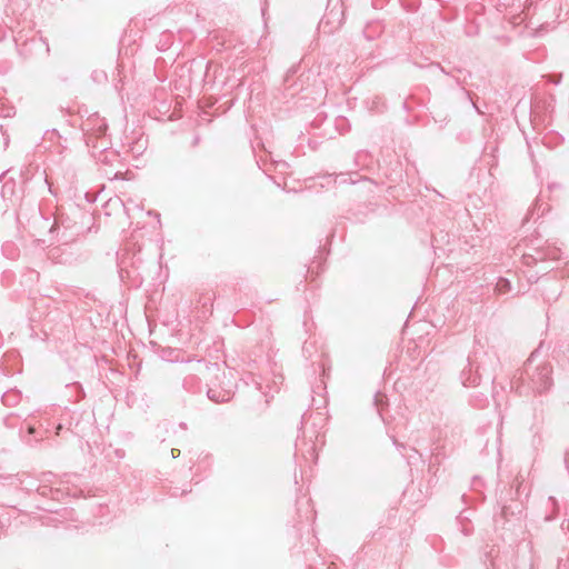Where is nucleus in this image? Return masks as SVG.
<instances>
[{
	"label": "nucleus",
	"mask_w": 569,
	"mask_h": 569,
	"mask_svg": "<svg viewBox=\"0 0 569 569\" xmlns=\"http://www.w3.org/2000/svg\"><path fill=\"white\" fill-rule=\"evenodd\" d=\"M496 290L499 293H507L511 290V283L508 279L499 278L496 284Z\"/></svg>",
	"instance_id": "4"
},
{
	"label": "nucleus",
	"mask_w": 569,
	"mask_h": 569,
	"mask_svg": "<svg viewBox=\"0 0 569 569\" xmlns=\"http://www.w3.org/2000/svg\"><path fill=\"white\" fill-rule=\"evenodd\" d=\"M208 398L217 403L229 401L233 392L229 389L209 388L207 391Z\"/></svg>",
	"instance_id": "3"
},
{
	"label": "nucleus",
	"mask_w": 569,
	"mask_h": 569,
	"mask_svg": "<svg viewBox=\"0 0 569 569\" xmlns=\"http://www.w3.org/2000/svg\"><path fill=\"white\" fill-rule=\"evenodd\" d=\"M46 47H47V48H46V51H47V52H49V46H48V43H46Z\"/></svg>",
	"instance_id": "8"
},
{
	"label": "nucleus",
	"mask_w": 569,
	"mask_h": 569,
	"mask_svg": "<svg viewBox=\"0 0 569 569\" xmlns=\"http://www.w3.org/2000/svg\"><path fill=\"white\" fill-rule=\"evenodd\" d=\"M551 367L543 365L536 369V372L531 376V388L535 392L542 393L550 389L552 385L551 379Z\"/></svg>",
	"instance_id": "1"
},
{
	"label": "nucleus",
	"mask_w": 569,
	"mask_h": 569,
	"mask_svg": "<svg viewBox=\"0 0 569 569\" xmlns=\"http://www.w3.org/2000/svg\"><path fill=\"white\" fill-rule=\"evenodd\" d=\"M533 356H535V353H531L530 358H528L527 366H529L532 362Z\"/></svg>",
	"instance_id": "7"
},
{
	"label": "nucleus",
	"mask_w": 569,
	"mask_h": 569,
	"mask_svg": "<svg viewBox=\"0 0 569 569\" xmlns=\"http://www.w3.org/2000/svg\"><path fill=\"white\" fill-rule=\"evenodd\" d=\"M343 2H333V6H328L327 12L322 18L320 26L325 28L327 24H331L335 28H339L343 23Z\"/></svg>",
	"instance_id": "2"
},
{
	"label": "nucleus",
	"mask_w": 569,
	"mask_h": 569,
	"mask_svg": "<svg viewBox=\"0 0 569 569\" xmlns=\"http://www.w3.org/2000/svg\"><path fill=\"white\" fill-rule=\"evenodd\" d=\"M0 131L3 136V149H7L9 146V134L7 133V131L3 130L2 126H0Z\"/></svg>",
	"instance_id": "6"
},
{
	"label": "nucleus",
	"mask_w": 569,
	"mask_h": 569,
	"mask_svg": "<svg viewBox=\"0 0 569 569\" xmlns=\"http://www.w3.org/2000/svg\"><path fill=\"white\" fill-rule=\"evenodd\" d=\"M18 395L16 392H6L2 396V402L6 406H12L17 401Z\"/></svg>",
	"instance_id": "5"
}]
</instances>
